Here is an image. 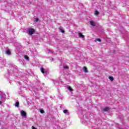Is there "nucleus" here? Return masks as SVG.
Segmentation results:
<instances>
[{"label": "nucleus", "instance_id": "14", "mask_svg": "<svg viewBox=\"0 0 129 129\" xmlns=\"http://www.w3.org/2000/svg\"><path fill=\"white\" fill-rule=\"evenodd\" d=\"M95 15L96 16H97L98 15H99V12H98V11H96L95 12Z\"/></svg>", "mask_w": 129, "mask_h": 129}, {"label": "nucleus", "instance_id": "5", "mask_svg": "<svg viewBox=\"0 0 129 129\" xmlns=\"http://www.w3.org/2000/svg\"><path fill=\"white\" fill-rule=\"evenodd\" d=\"M83 70L84 72H85V73H87V72H88L87 67H84L83 68Z\"/></svg>", "mask_w": 129, "mask_h": 129}, {"label": "nucleus", "instance_id": "3", "mask_svg": "<svg viewBox=\"0 0 129 129\" xmlns=\"http://www.w3.org/2000/svg\"><path fill=\"white\" fill-rule=\"evenodd\" d=\"M40 71L43 74H47V71H46V69H44L43 68H40Z\"/></svg>", "mask_w": 129, "mask_h": 129}, {"label": "nucleus", "instance_id": "20", "mask_svg": "<svg viewBox=\"0 0 129 129\" xmlns=\"http://www.w3.org/2000/svg\"><path fill=\"white\" fill-rule=\"evenodd\" d=\"M60 32H61V33H64V31L63 29H60Z\"/></svg>", "mask_w": 129, "mask_h": 129}, {"label": "nucleus", "instance_id": "4", "mask_svg": "<svg viewBox=\"0 0 129 129\" xmlns=\"http://www.w3.org/2000/svg\"><path fill=\"white\" fill-rule=\"evenodd\" d=\"M6 101V96L4 95L3 97H1V101H0V104L4 103Z\"/></svg>", "mask_w": 129, "mask_h": 129}, {"label": "nucleus", "instance_id": "2", "mask_svg": "<svg viewBox=\"0 0 129 129\" xmlns=\"http://www.w3.org/2000/svg\"><path fill=\"white\" fill-rule=\"evenodd\" d=\"M21 116H23L24 117H26L27 116V113L25 112V111L22 110L20 111Z\"/></svg>", "mask_w": 129, "mask_h": 129}, {"label": "nucleus", "instance_id": "1", "mask_svg": "<svg viewBox=\"0 0 129 129\" xmlns=\"http://www.w3.org/2000/svg\"><path fill=\"white\" fill-rule=\"evenodd\" d=\"M34 32H35V30L34 29H29L27 30V33L28 35H33L34 34Z\"/></svg>", "mask_w": 129, "mask_h": 129}, {"label": "nucleus", "instance_id": "6", "mask_svg": "<svg viewBox=\"0 0 129 129\" xmlns=\"http://www.w3.org/2000/svg\"><path fill=\"white\" fill-rule=\"evenodd\" d=\"M63 112L65 114L67 113L68 115H69L70 114V113L68 111V110L67 109L63 110Z\"/></svg>", "mask_w": 129, "mask_h": 129}, {"label": "nucleus", "instance_id": "19", "mask_svg": "<svg viewBox=\"0 0 129 129\" xmlns=\"http://www.w3.org/2000/svg\"><path fill=\"white\" fill-rule=\"evenodd\" d=\"M39 21V18L35 19V22H38Z\"/></svg>", "mask_w": 129, "mask_h": 129}, {"label": "nucleus", "instance_id": "18", "mask_svg": "<svg viewBox=\"0 0 129 129\" xmlns=\"http://www.w3.org/2000/svg\"><path fill=\"white\" fill-rule=\"evenodd\" d=\"M63 68H64V69H68V67L67 66H64Z\"/></svg>", "mask_w": 129, "mask_h": 129}, {"label": "nucleus", "instance_id": "9", "mask_svg": "<svg viewBox=\"0 0 129 129\" xmlns=\"http://www.w3.org/2000/svg\"><path fill=\"white\" fill-rule=\"evenodd\" d=\"M90 24L91 26H93V27L95 26V23L93 21H90Z\"/></svg>", "mask_w": 129, "mask_h": 129}, {"label": "nucleus", "instance_id": "13", "mask_svg": "<svg viewBox=\"0 0 129 129\" xmlns=\"http://www.w3.org/2000/svg\"><path fill=\"white\" fill-rule=\"evenodd\" d=\"M19 102H17L15 104V106H16L17 107H19Z\"/></svg>", "mask_w": 129, "mask_h": 129}, {"label": "nucleus", "instance_id": "10", "mask_svg": "<svg viewBox=\"0 0 129 129\" xmlns=\"http://www.w3.org/2000/svg\"><path fill=\"white\" fill-rule=\"evenodd\" d=\"M109 110V108L108 107H106L103 109L104 111H108Z\"/></svg>", "mask_w": 129, "mask_h": 129}, {"label": "nucleus", "instance_id": "15", "mask_svg": "<svg viewBox=\"0 0 129 129\" xmlns=\"http://www.w3.org/2000/svg\"><path fill=\"white\" fill-rule=\"evenodd\" d=\"M97 41H98L99 42H100L101 41V40L99 38H98V39L95 40V42H97Z\"/></svg>", "mask_w": 129, "mask_h": 129}, {"label": "nucleus", "instance_id": "11", "mask_svg": "<svg viewBox=\"0 0 129 129\" xmlns=\"http://www.w3.org/2000/svg\"><path fill=\"white\" fill-rule=\"evenodd\" d=\"M109 79L110 80V81L112 82L113 81V78L112 77H109Z\"/></svg>", "mask_w": 129, "mask_h": 129}, {"label": "nucleus", "instance_id": "17", "mask_svg": "<svg viewBox=\"0 0 129 129\" xmlns=\"http://www.w3.org/2000/svg\"><path fill=\"white\" fill-rule=\"evenodd\" d=\"M41 113H44L45 111L43 110H40Z\"/></svg>", "mask_w": 129, "mask_h": 129}, {"label": "nucleus", "instance_id": "12", "mask_svg": "<svg viewBox=\"0 0 129 129\" xmlns=\"http://www.w3.org/2000/svg\"><path fill=\"white\" fill-rule=\"evenodd\" d=\"M68 89H69L70 91H73V89H72L71 87H68Z\"/></svg>", "mask_w": 129, "mask_h": 129}, {"label": "nucleus", "instance_id": "7", "mask_svg": "<svg viewBox=\"0 0 129 129\" xmlns=\"http://www.w3.org/2000/svg\"><path fill=\"white\" fill-rule=\"evenodd\" d=\"M78 34H79V36L80 38H82V39H83V38H84V35H83V34H82V33L79 32Z\"/></svg>", "mask_w": 129, "mask_h": 129}, {"label": "nucleus", "instance_id": "8", "mask_svg": "<svg viewBox=\"0 0 129 129\" xmlns=\"http://www.w3.org/2000/svg\"><path fill=\"white\" fill-rule=\"evenodd\" d=\"M6 53L7 54V55H11V51L10 50V49H7L6 51Z\"/></svg>", "mask_w": 129, "mask_h": 129}, {"label": "nucleus", "instance_id": "16", "mask_svg": "<svg viewBox=\"0 0 129 129\" xmlns=\"http://www.w3.org/2000/svg\"><path fill=\"white\" fill-rule=\"evenodd\" d=\"M24 58L26 59V60H29V57L27 55H25Z\"/></svg>", "mask_w": 129, "mask_h": 129}]
</instances>
